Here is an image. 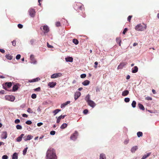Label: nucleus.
<instances>
[{"label": "nucleus", "mask_w": 159, "mask_h": 159, "mask_svg": "<svg viewBox=\"0 0 159 159\" xmlns=\"http://www.w3.org/2000/svg\"><path fill=\"white\" fill-rule=\"evenodd\" d=\"M129 140L128 139H126L124 141V143L125 144H127L128 143H129Z\"/></svg>", "instance_id": "obj_60"}, {"label": "nucleus", "mask_w": 159, "mask_h": 159, "mask_svg": "<svg viewBox=\"0 0 159 159\" xmlns=\"http://www.w3.org/2000/svg\"><path fill=\"white\" fill-rule=\"evenodd\" d=\"M43 124L42 123L40 122L39 123H38L37 124V125L38 126H40L41 125H42Z\"/></svg>", "instance_id": "obj_62"}, {"label": "nucleus", "mask_w": 159, "mask_h": 159, "mask_svg": "<svg viewBox=\"0 0 159 159\" xmlns=\"http://www.w3.org/2000/svg\"><path fill=\"white\" fill-rule=\"evenodd\" d=\"M16 128L18 129H20L22 128V126L19 125H18L16 126Z\"/></svg>", "instance_id": "obj_39"}, {"label": "nucleus", "mask_w": 159, "mask_h": 159, "mask_svg": "<svg viewBox=\"0 0 159 159\" xmlns=\"http://www.w3.org/2000/svg\"><path fill=\"white\" fill-rule=\"evenodd\" d=\"M33 138V136L30 135H28L26 136H25L23 137V139L25 141H26L28 140H30Z\"/></svg>", "instance_id": "obj_14"}, {"label": "nucleus", "mask_w": 159, "mask_h": 159, "mask_svg": "<svg viewBox=\"0 0 159 159\" xmlns=\"http://www.w3.org/2000/svg\"><path fill=\"white\" fill-rule=\"evenodd\" d=\"M129 93V91L127 90H125L123 92L122 95L123 96H125L128 95Z\"/></svg>", "instance_id": "obj_23"}, {"label": "nucleus", "mask_w": 159, "mask_h": 159, "mask_svg": "<svg viewBox=\"0 0 159 159\" xmlns=\"http://www.w3.org/2000/svg\"><path fill=\"white\" fill-rule=\"evenodd\" d=\"M61 73H58L52 74V75H51V78L52 79H54L61 77Z\"/></svg>", "instance_id": "obj_5"}, {"label": "nucleus", "mask_w": 159, "mask_h": 159, "mask_svg": "<svg viewBox=\"0 0 159 159\" xmlns=\"http://www.w3.org/2000/svg\"><path fill=\"white\" fill-rule=\"evenodd\" d=\"M127 30L128 29L127 28H125L123 32V34H125V33L127 31Z\"/></svg>", "instance_id": "obj_56"}, {"label": "nucleus", "mask_w": 159, "mask_h": 159, "mask_svg": "<svg viewBox=\"0 0 159 159\" xmlns=\"http://www.w3.org/2000/svg\"><path fill=\"white\" fill-rule=\"evenodd\" d=\"M86 77V75L85 74H83L80 75V77L82 78H85Z\"/></svg>", "instance_id": "obj_52"}, {"label": "nucleus", "mask_w": 159, "mask_h": 159, "mask_svg": "<svg viewBox=\"0 0 159 159\" xmlns=\"http://www.w3.org/2000/svg\"><path fill=\"white\" fill-rule=\"evenodd\" d=\"M74 8L76 10H80L82 11L84 10V5L80 2H77L74 5Z\"/></svg>", "instance_id": "obj_3"}, {"label": "nucleus", "mask_w": 159, "mask_h": 159, "mask_svg": "<svg viewBox=\"0 0 159 159\" xmlns=\"http://www.w3.org/2000/svg\"><path fill=\"white\" fill-rule=\"evenodd\" d=\"M90 95L89 94H88L85 97V100L86 102H87L88 101H89L90 100Z\"/></svg>", "instance_id": "obj_27"}, {"label": "nucleus", "mask_w": 159, "mask_h": 159, "mask_svg": "<svg viewBox=\"0 0 159 159\" xmlns=\"http://www.w3.org/2000/svg\"><path fill=\"white\" fill-rule=\"evenodd\" d=\"M30 15L31 17H34L35 16V12L34 9H30L29 10Z\"/></svg>", "instance_id": "obj_6"}, {"label": "nucleus", "mask_w": 159, "mask_h": 159, "mask_svg": "<svg viewBox=\"0 0 159 159\" xmlns=\"http://www.w3.org/2000/svg\"><path fill=\"white\" fill-rule=\"evenodd\" d=\"M67 126V125L66 123H63L61 126V129H64L66 128Z\"/></svg>", "instance_id": "obj_35"}, {"label": "nucleus", "mask_w": 159, "mask_h": 159, "mask_svg": "<svg viewBox=\"0 0 159 159\" xmlns=\"http://www.w3.org/2000/svg\"><path fill=\"white\" fill-rule=\"evenodd\" d=\"M3 88L8 91H11V89H9L12 86V83L11 82H6L4 84H3Z\"/></svg>", "instance_id": "obj_4"}, {"label": "nucleus", "mask_w": 159, "mask_h": 159, "mask_svg": "<svg viewBox=\"0 0 159 159\" xmlns=\"http://www.w3.org/2000/svg\"><path fill=\"white\" fill-rule=\"evenodd\" d=\"M27 111L30 113H32L33 112L32 110L30 108H29L27 109Z\"/></svg>", "instance_id": "obj_40"}, {"label": "nucleus", "mask_w": 159, "mask_h": 159, "mask_svg": "<svg viewBox=\"0 0 159 159\" xmlns=\"http://www.w3.org/2000/svg\"><path fill=\"white\" fill-rule=\"evenodd\" d=\"M150 152L147 153L146 154H145L143 155L141 159H145L147 157H149L150 155Z\"/></svg>", "instance_id": "obj_28"}, {"label": "nucleus", "mask_w": 159, "mask_h": 159, "mask_svg": "<svg viewBox=\"0 0 159 159\" xmlns=\"http://www.w3.org/2000/svg\"><path fill=\"white\" fill-rule=\"evenodd\" d=\"M70 101H68L66 102L65 103L62 104L61 105V108H63V107H64L70 104Z\"/></svg>", "instance_id": "obj_25"}, {"label": "nucleus", "mask_w": 159, "mask_h": 159, "mask_svg": "<svg viewBox=\"0 0 159 159\" xmlns=\"http://www.w3.org/2000/svg\"><path fill=\"white\" fill-rule=\"evenodd\" d=\"M27 148H25L23 150V154L24 155H25V154H26V152H27Z\"/></svg>", "instance_id": "obj_41"}, {"label": "nucleus", "mask_w": 159, "mask_h": 159, "mask_svg": "<svg viewBox=\"0 0 159 159\" xmlns=\"http://www.w3.org/2000/svg\"><path fill=\"white\" fill-rule=\"evenodd\" d=\"M99 159H106L105 155L103 153L101 154Z\"/></svg>", "instance_id": "obj_29"}, {"label": "nucleus", "mask_w": 159, "mask_h": 159, "mask_svg": "<svg viewBox=\"0 0 159 159\" xmlns=\"http://www.w3.org/2000/svg\"><path fill=\"white\" fill-rule=\"evenodd\" d=\"M21 57V56L20 54H18L16 57V59L17 60H19Z\"/></svg>", "instance_id": "obj_47"}, {"label": "nucleus", "mask_w": 159, "mask_h": 159, "mask_svg": "<svg viewBox=\"0 0 159 159\" xmlns=\"http://www.w3.org/2000/svg\"><path fill=\"white\" fill-rule=\"evenodd\" d=\"M12 43V45L13 46H15L16 45V41L15 40H13V41L11 42Z\"/></svg>", "instance_id": "obj_59"}, {"label": "nucleus", "mask_w": 159, "mask_h": 159, "mask_svg": "<svg viewBox=\"0 0 159 159\" xmlns=\"http://www.w3.org/2000/svg\"><path fill=\"white\" fill-rule=\"evenodd\" d=\"M95 65L94 66V67L96 69L97 68V65H98V62L97 61H96L94 63Z\"/></svg>", "instance_id": "obj_57"}, {"label": "nucleus", "mask_w": 159, "mask_h": 159, "mask_svg": "<svg viewBox=\"0 0 159 159\" xmlns=\"http://www.w3.org/2000/svg\"><path fill=\"white\" fill-rule=\"evenodd\" d=\"M8 156L7 155H4L2 156V159H7Z\"/></svg>", "instance_id": "obj_55"}, {"label": "nucleus", "mask_w": 159, "mask_h": 159, "mask_svg": "<svg viewBox=\"0 0 159 159\" xmlns=\"http://www.w3.org/2000/svg\"><path fill=\"white\" fill-rule=\"evenodd\" d=\"M20 121L19 119H17L15 121V123L16 124H18L20 122Z\"/></svg>", "instance_id": "obj_50"}, {"label": "nucleus", "mask_w": 159, "mask_h": 159, "mask_svg": "<svg viewBox=\"0 0 159 159\" xmlns=\"http://www.w3.org/2000/svg\"><path fill=\"white\" fill-rule=\"evenodd\" d=\"M144 26L142 25L141 24L137 25L135 27V29L138 31H143L146 30L147 28V25L144 24Z\"/></svg>", "instance_id": "obj_2"}, {"label": "nucleus", "mask_w": 159, "mask_h": 159, "mask_svg": "<svg viewBox=\"0 0 159 159\" xmlns=\"http://www.w3.org/2000/svg\"><path fill=\"white\" fill-rule=\"evenodd\" d=\"M65 60L67 62H72L73 61V58L71 57H68L66 58Z\"/></svg>", "instance_id": "obj_20"}, {"label": "nucleus", "mask_w": 159, "mask_h": 159, "mask_svg": "<svg viewBox=\"0 0 159 159\" xmlns=\"http://www.w3.org/2000/svg\"><path fill=\"white\" fill-rule=\"evenodd\" d=\"M73 42L75 44L77 45L79 43V41L77 39H73Z\"/></svg>", "instance_id": "obj_36"}, {"label": "nucleus", "mask_w": 159, "mask_h": 159, "mask_svg": "<svg viewBox=\"0 0 159 159\" xmlns=\"http://www.w3.org/2000/svg\"><path fill=\"white\" fill-rule=\"evenodd\" d=\"M145 99L147 100H152V98L149 97H147L145 98Z\"/></svg>", "instance_id": "obj_43"}, {"label": "nucleus", "mask_w": 159, "mask_h": 159, "mask_svg": "<svg viewBox=\"0 0 159 159\" xmlns=\"http://www.w3.org/2000/svg\"><path fill=\"white\" fill-rule=\"evenodd\" d=\"M30 62L31 63H33L34 64H35L36 63V61L35 60L34 58V56L33 55H31L30 56Z\"/></svg>", "instance_id": "obj_11"}, {"label": "nucleus", "mask_w": 159, "mask_h": 159, "mask_svg": "<svg viewBox=\"0 0 159 159\" xmlns=\"http://www.w3.org/2000/svg\"><path fill=\"white\" fill-rule=\"evenodd\" d=\"M136 101H133L132 102L131 105H132V107L133 108H134L136 107Z\"/></svg>", "instance_id": "obj_37"}, {"label": "nucleus", "mask_w": 159, "mask_h": 159, "mask_svg": "<svg viewBox=\"0 0 159 159\" xmlns=\"http://www.w3.org/2000/svg\"><path fill=\"white\" fill-rule=\"evenodd\" d=\"M127 64V63L126 62H122L120 63V65L118 66L117 67V69H121L124 66H126Z\"/></svg>", "instance_id": "obj_12"}, {"label": "nucleus", "mask_w": 159, "mask_h": 159, "mask_svg": "<svg viewBox=\"0 0 159 159\" xmlns=\"http://www.w3.org/2000/svg\"><path fill=\"white\" fill-rule=\"evenodd\" d=\"M0 52L2 53H4L5 52V51L3 49L0 48Z\"/></svg>", "instance_id": "obj_61"}, {"label": "nucleus", "mask_w": 159, "mask_h": 159, "mask_svg": "<svg viewBox=\"0 0 159 159\" xmlns=\"http://www.w3.org/2000/svg\"><path fill=\"white\" fill-rule=\"evenodd\" d=\"M138 68L137 66H135L132 69V72L133 73H136L138 72Z\"/></svg>", "instance_id": "obj_19"}, {"label": "nucleus", "mask_w": 159, "mask_h": 159, "mask_svg": "<svg viewBox=\"0 0 159 159\" xmlns=\"http://www.w3.org/2000/svg\"><path fill=\"white\" fill-rule=\"evenodd\" d=\"M88 104L92 108L94 107L96 105V103L93 101L90 100L87 102Z\"/></svg>", "instance_id": "obj_7"}, {"label": "nucleus", "mask_w": 159, "mask_h": 159, "mask_svg": "<svg viewBox=\"0 0 159 159\" xmlns=\"http://www.w3.org/2000/svg\"><path fill=\"white\" fill-rule=\"evenodd\" d=\"M89 83H90V81L89 80H85L82 83V84L86 86V85H89Z\"/></svg>", "instance_id": "obj_24"}, {"label": "nucleus", "mask_w": 159, "mask_h": 159, "mask_svg": "<svg viewBox=\"0 0 159 159\" xmlns=\"http://www.w3.org/2000/svg\"><path fill=\"white\" fill-rule=\"evenodd\" d=\"M138 105L140 109L143 111L145 110L144 107L142 104L140 103H139L138 104Z\"/></svg>", "instance_id": "obj_30"}, {"label": "nucleus", "mask_w": 159, "mask_h": 159, "mask_svg": "<svg viewBox=\"0 0 159 159\" xmlns=\"http://www.w3.org/2000/svg\"><path fill=\"white\" fill-rule=\"evenodd\" d=\"M116 41L117 43L119 44L120 46L121 45V40L120 38H116Z\"/></svg>", "instance_id": "obj_33"}, {"label": "nucleus", "mask_w": 159, "mask_h": 159, "mask_svg": "<svg viewBox=\"0 0 159 159\" xmlns=\"http://www.w3.org/2000/svg\"><path fill=\"white\" fill-rule=\"evenodd\" d=\"M47 46L48 48H53V46L49 44L48 43H47Z\"/></svg>", "instance_id": "obj_49"}, {"label": "nucleus", "mask_w": 159, "mask_h": 159, "mask_svg": "<svg viewBox=\"0 0 159 159\" xmlns=\"http://www.w3.org/2000/svg\"><path fill=\"white\" fill-rule=\"evenodd\" d=\"M61 111V110L60 109H56L55 110H54L53 111V113L54 114V115H55L57 114L58 112H59V111Z\"/></svg>", "instance_id": "obj_34"}, {"label": "nucleus", "mask_w": 159, "mask_h": 159, "mask_svg": "<svg viewBox=\"0 0 159 159\" xmlns=\"http://www.w3.org/2000/svg\"><path fill=\"white\" fill-rule=\"evenodd\" d=\"M46 159H57L55 150L52 148L49 149L46 153Z\"/></svg>", "instance_id": "obj_1"}, {"label": "nucleus", "mask_w": 159, "mask_h": 159, "mask_svg": "<svg viewBox=\"0 0 159 159\" xmlns=\"http://www.w3.org/2000/svg\"><path fill=\"white\" fill-rule=\"evenodd\" d=\"M6 58L7 59L11 60L12 59L13 57L10 54H6L5 56Z\"/></svg>", "instance_id": "obj_26"}, {"label": "nucleus", "mask_w": 159, "mask_h": 159, "mask_svg": "<svg viewBox=\"0 0 159 159\" xmlns=\"http://www.w3.org/2000/svg\"><path fill=\"white\" fill-rule=\"evenodd\" d=\"M66 116V115H64L63 116L61 115L59 116L57 120V123H59L60 122L61 119V118L63 119H64Z\"/></svg>", "instance_id": "obj_17"}, {"label": "nucleus", "mask_w": 159, "mask_h": 159, "mask_svg": "<svg viewBox=\"0 0 159 159\" xmlns=\"http://www.w3.org/2000/svg\"><path fill=\"white\" fill-rule=\"evenodd\" d=\"M55 131H51L50 132V134L52 135H54L55 134Z\"/></svg>", "instance_id": "obj_51"}, {"label": "nucleus", "mask_w": 159, "mask_h": 159, "mask_svg": "<svg viewBox=\"0 0 159 159\" xmlns=\"http://www.w3.org/2000/svg\"><path fill=\"white\" fill-rule=\"evenodd\" d=\"M37 96L35 94H33L31 95V98L33 99H35L36 98Z\"/></svg>", "instance_id": "obj_44"}, {"label": "nucleus", "mask_w": 159, "mask_h": 159, "mask_svg": "<svg viewBox=\"0 0 159 159\" xmlns=\"http://www.w3.org/2000/svg\"><path fill=\"white\" fill-rule=\"evenodd\" d=\"M7 98L8 99L9 101L12 102L14 101L15 99V97L12 95L8 96Z\"/></svg>", "instance_id": "obj_16"}, {"label": "nucleus", "mask_w": 159, "mask_h": 159, "mask_svg": "<svg viewBox=\"0 0 159 159\" xmlns=\"http://www.w3.org/2000/svg\"><path fill=\"white\" fill-rule=\"evenodd\" d=\"M43 31L44 33H47L49 31V28L47 25H44L43 26Z\"/></svg>", "instance_id": "obj_8"}, {"label": "nucleus", "mask_w": 159, "mask_h": 159, "mask_svg": "<svg viewBox=\"0 0 159 159\" xmlns=\"http://www.w3.org/2000/svg\"><path fill=\"white\" fill-rule=\"evenodd\" d=\"M20 85L19 84H17L13 86L12 89H11V92H15L17 91L19 88V86Z\"/></svg>", "instance_id": "obj_10"}, {"label": "nucleus", "mask_w": 159, "mask_h": 159, "mask_svg": "<svg viewBox=\"0 0 159 159\" xmlns=\"http://www.w3.org/2000/svg\"><path fill=\"white\" fill-rule=\"evenodd\" d=\"M24 134H22L20 136L18 137L16 139V141L17 142H20L22 140V138L24 136Z\"/></svg>", "instance_id": "obj_22"}, {"label": "nucleus", "mask_w": 159, "mask_h": 159, "mask_svg": "<svg viewBox=\"0 0 159 159\" xmlns=\"http://www.w3.org/2000/svg\"><path fill=\"white\" fill-rule=\"evenodd\" d=\"M40 80V79L38 77L35 79H34L32 80H29V82L31 83V82H37Z\"/></svg>", "instance_id": "obj_21"}, {"label": "nucleus", "mask_w": 159, "mask_h": 159, "mask_svg": "<svg viewBox=\"0 0 159 159\" xmlns=\"http://www.w3.org/2000/svg\"><path fill=\"white\" fill-rule=\"evenodd\" d=\"M88 112V109H85L83 111V113L84 114H86Z\"/></svg>", "instance_id": "obj_54"}, {"label": "nucleus", "mask_w": 159, "mask_h": 159, "mask_svg": "<svg viewBox=\"0 0 159 159\" xmlns=\"http://www.w3.org/2000/svg\"><path fill=\"white\" fill-rule=\"evenodd\" d=\"M81 93L79 92H77L75 93L74 95V99L76 100L80 96Z\"/></svg>", "instance_id": "obj_13"}, {"label": "nucleus", "mask_w": 159, "mask_h": 159, "mask_svg": "<svg viewBox=\"0 0 159 159\" xmlns=\"http://www.w3.org/2000/svg\"><path fill=\"white\" fill-rule=\"evenodd\" d=\"M32 122L30 120H28L25 122V123L27 125H30L32 124Z\"/></svg>", "instance_id": "obj_45"}, {"label": "nucleus", "mask_w": 159, "mask_h": 159, "mask_svg": "<svg viewBox=\"0 0 159 159\" xmlns=\"http://www.w3.org/2000/svg\"><path fill=\"white\" fill-rule=\"evenodd\" d=\"M56 25L57 27L61 25V23L59 22H56Z\"/></svg>", "instance_id": "obj_58"}, {"label": "nucleus", "mask_w": 159, "mask_h": 159, "mask_svg": "<svg viewBox=\"0 0 159 159\" xmlns=\"http://www.w3.org/2000/svg\"><path fill=\"white\" fill-rule=\"evenodd\" d=\"M57 84L56 82H51L48 83V86L50 88H53Z\"/></svg>", "instance_id": "obj_18"}, {"label": "nucleus", "mask_w": 159, "mask_h": 159, "mask_svg": "<svg viewBox=\"0 0 159 159\" xmlns=\"http://www.w3.org/2000/svg\"><path fill=\"white\" fill-rule=\"evenodd\" d=\"M137 135L139 137H142L143 136V133L141 132H138L137 133Z\"/></svg>", "instance_id": "obj_38"}, {"label": "nucleus", "mask_w": 159, "mask_h": 159, "mask_svg": "<svg viewBox=\"0 0 159 159\" xmlns=\"http://www.w3.org/2000/svg\"><path fill=\"white\" fill-rule=\"evenodd\" d=\"M138 149L137 146H134L132 147L131 149V151L132 152H134Z\"/></svg>", "instance_id": "obj_31"}, {"label": "nucleus", "mask_w": 159, "mask_h": 159, "mask_svg": "<svg viewBox=\"0 0 159 159\" xmlns=\"http://www.w3.org/2000/svg\"><path fill=\"white\" fill-rule=\"evenodd\" d=\"M18 27L20 29H21L23 28V26L21 24H19L18 25Z\"/></svg>", "instance_id": "obj_53"}, {"label": "nucleus", "mask_w": 159, "mask_h": 159, "mask_svg": "<svg viewBox=\"0 0 159 159\" xmlns=\"http://www.w3.org/2000/svg\"><path fill=\"white\" fill-rule=\"evenodd\" d=\"M17 153L16 152H15L13 155L12 159H18Z\"/></svg>", "instance_id": "obj_32"}, {"label": "nucleus", "mask_w": 159, "mask_h": 159, "mask_svg": "<svg viewBox=\"0 0 159 159\" xmlns=\"http://www.w3.org/2000/svg\"><path fill=\"white\" fill-rule=\"evenodd\" d=\"M34 90L35 91L39 92L40 91L41 88L40 87H38V88L35 89H34Z\"/></svg>", "instance_id": "obj_48"}, {"label": "nucleus", "mask_w": 159, "mask_h": 159, "mask_svg": "<svg viewBox=\"0 0 159 159\" xmlns=\"http://www.w3.org/2000/svg\"><path fill=\"white\" fill-rule=\"evenodd\" d=\"M7 134L6 131H4L2 132L1 137L2 139H6L7 137Z\"/></svg>", "instance_id": "obj_15"}, {"label": "nucleus", "mask_w": 159, "mask_h": 159, "mask_svg": "<svg viewBox=\"0 0 159 159\" xmlns=\"http://www.w3.org/2000/svg\"><path fill=\"white\" fill-rule=\"evenodd\" d=\"M124 101L125 102H128L129 101L130 99L129 98H125Z\"/></svg>", "instance_id": "obj_42"}, {"label": "nucleus", "mask_w": 159, "mask_h": 159, "mask_svg": "<svg viewBox=\"0 0 159 159\" xmlns=\"http://www.w3.org/2000/svg\"><path fill=\"white\" fill-rule=\"evenodd\" d=\"M35 41V40L34 39H32L30 41V43L31 44H33Z\"/></svg>", "instance_id": "obj_64"}, {"label": "nucleus", "mask_w": 159, "mask_h": 159, "mask_svg": "<svg viewBox=\"0 0 159 159\" xmlns=\"http://www.w3.org/2000/svg\"><path fill=\"white\" fill-rule=\"evenodd\" d=\"M5 91L4 90H2L0 91L1 94H4L5 93Z\"/></svg>", "instance_id": "obj_63"}, {"label": "nucleus", "mask_w": 159, "mask_h": 159, "mask_svg": "<svg viewBox=\"0 0 159 159\" xmlns=\"http://www.w3.org/2000/svg\"><path fill=\"white\" fill-rule=\"evenodd\" d=\"M132 16H128L127 18V20L129 21H130V20L131 19V18L132 17Z\"/></svg>", "instance_id": "obj_46"}, {"label": "nucleus", "mask_w": 159, "mask_h": 159, "mask_svg": "<svg viewBox=\"0 0 159 159\" xmlns=\"http://www.w3.org/2000/svg\"><path fill=\"white\" fill-rule=\"evenodd\" d=\"M78 135V133L77 131H75V132L72 134L70 136V139L72 140H75L77 138V136Z\"/></svg>", "instance_id": "obj_9"}]
</instances>
